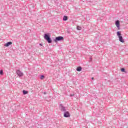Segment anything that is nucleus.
Wrapping results in <instances>:
<instances>
[{
  "label": "nucleus",
  "instance_id": "nucleus-1",
  "mask_svg": "<svg viewBox=\"0 0 128 128\" xmlns=\"http://www.w3.org/2000/svg\"><path fill=\"white\" fill-rule=\"evenodd\" d=\"M44 38L46 40L48 44H52V42L50 36V34H44Z\"/></svg>",
  "mask_w": 128,
  "mask_h": 128
},
{
  "label": "nucleus",
  "instance_id": "nucleus-2",
  "mask_svg": "<svg viewBox=\"0 0 128 128\" xmlns=\"http://www.w3.org/2000/svg\"><path fill=\"white\" fill-rule=\"evenodd\" d=\"M117 36L119 38V40L120 42H124V38H122V34L120 33V32H117Z\"/></svg>",
  "mask_w": 128,
  "mask_h": 128
},
{
  "label": "nucleus",
  "instance_id": "nucleus-3",
  "mask_svg": "<svg viewBox=\"0 0 128 128\" xmlns=\"http://www.w3.org/2000/svg\"><path fill=\"white\" fill-rule=\"evenodd\" d=\"M61 40H64V37L62 36H57L54 40V42H61Z\"/></svg>",
  "mask_w": 128,
  "mask_h": 128
},
{
  "label": "nucleus",
  "instance_id": "nucleus-4",
  "mask_svg": "<svg viewBox=\"0 0 128 128\" xmlns=\"http://www.w3.org/2000/svg\"><path fill=\"white\" fill-rule=\"evenodd\" d=\"M16 73L20 78L24 76V73H22V72L20 70H17L16 71Z\"/></svg>",
  "mask_w": 128,
  "mask_h": 128
},
{
  "label": "nucleus",
  "instance_id": "nucleus-5",
  "mask_svg": "<svg viewBox=\"0 0 128 128\" xmlns=\"http://www.w3.org/2000/svg\"><path fill=\"white\" fill-rule=\"evenodd\" d=\"M64 118H70V112L68 111L64 112Z\"/></svg>",
  "mask_w": 128,
  "mask_h": 128
},
{
  "label": "nucleus",
  "instance_id": "nucleus-6",
  "mask_svg": "<svg viewBox=\"0 0 128 128\" xmlns=\"http://www.w3.org/2000/svg\"><path fill=\"white\" fill-rule=\"evenodd\" d=\"M60 106L61 112H66V107H64V106H62V104H60Z\"/></svg>",
  "mask_w": 128,
  "mask_h": 128
},
{
  "label": "nucleus",
  "instance_id": "nucleus-7",
  "mask_svg": "<svg viewBox=\"0 0 128 128\" xmlns=\"http://www.w3.org/2000/svg\"><path fill=\"white\" fill-rule=\"evenodd\" d=\"M116 26L118 28V30H120V20H116L115 22Z\"/></svg>",
  "mask_w": 128,
  "mask_h": 128
},
{
  "label": "nucleus",
  "instance_id": "nucleus-8",
  "mask_svg": "<svg viewBox=\"0 0 128 128\" xmlns=\"http://www.w3.org/2000/svg\"><path fill=\"white\" fill-rule=\"evenodd\" d=\"M12 44V42H8L7 43L5 44H4V46H6V47L10 46Z\"/></svg>",
  "mask_w": 128,
  "mask_h": 128
},
{
  "label": "nucleus",
  "instance_id": "nucleus-9",
  "mask_svg": "<svg viewBox=\"0 0 128 128\" xmlns=\"http://www.w3.org/2000/svg\"><path fill=\"white\" fill-rule=\"evenodd\" d=\"M82 68L81 66H78L76 68L77 72H82Z\"/></svg>",
  "mask_w": 128,
  "mask_h": 128
},
{
  "label": "nucleus",
  "instance_id": "nucleus-10",
  "mask_svg": "<svg viewBox=\"0 0 128 128\" xmlns=\"http://www.w3.org/2000/svg\"><path fill=\"white\" fill-rule=\"evenodd\" d=\"M63 20L64 22H66V20H68V16H64Z\"/></svg>",
  "mask_w": 128,
  "mask_h": 128
},
{
  "label": "nucleus",
  "instance_id": "nucleus-11",
  "mask_svg": "<svg viewBox=\"0 0 128 128\" xmlns=\"http://www.w3.org/2000/svg\"><path fill=\"white\" fill-rule=\"evenodd\" d=\"M28 92L26 90H23L22 91V94H28Z\"/></svg>",
  "mask_w": 128,
  "mask_h": 128
},
{
  "label": "nucleus",
  "instance_id": "nucleus-12",
  "mask_svg": "<svg viewBox=\"0 0 128 128\" xmlns=\"http://www.w3.org/2000/svg\"><path fill=\"white\" fill-rule=\"evenodd\" d=\"M121 72H126V69L124 68H122Z\"/></svg>",
  "mask_w": 128,
  "mask_h": 128
},
{
  "label": "nucleus",
  "instance_id": "nucleus-13",
  "mask_svg": "<svg viewBox=\"0 0 128 128\" xmlns=\"http://www.w3.org/2000/svg\"><path fill=\"white\" fill-rule=\"evenodd\" d=\"M77 30H82V27L80 26H78L76 28Z\"/></svg>",
  "mask_w": 128,
  "mask_h": 128
},
{
  "label": "nucleus",
  "instance_id": "nucleus-14",
  "mask_svg": "<svg viewBox=\"0 0 128 128\" xmlns=\"http://www.w3.org/2000/svg\"><path fill=\"white\" fill-rule=\"evenodd\" d=\"M40 78V80H44V76L41 75Z\"/></svg>",
  "mask_w": 128,
  "mask_h": 128
},
{
  "label": "nucleus",
  "instance_id": "nucleus-15",
  "mask_svg": "<svg viewBox=\"0 0 128 128\" xmlns=\"http://www.w3.org/2000/svg\"><path fill=\"white\" fill-rule=\"evenodd\" d=\"M0 74H4V71L2 70H0Z\"/></svg>",
  "mask_w": 128,
  "mask_h": 128
},
{
  "label": "nucleus",
  "instance_id": "nucleus-16",
  "mask_svg": "<svg viewBox=\"0 0 128 128\" xmlns=\"http://www.w3.org/2000/svg\"><path fill=\"white\" fill-rule=\"evenodd\" d=\"M74 96V94H70V96L72 97V96Z\"/></svg>",
  "mask_w": 128,
  "mask_h": 128
},
{
  "label": "nucleus",
  "instance_id": "nucleus-17",
  "mask_svg": "<svg viewBox=\"0 0 128 128\" xmlns=\"http://www.w3.org/2000/svg\"><path fill=\"white\" fill-rule=\"evenodd\" d=\"M92 80H94V78H92Z\"/></svg>",
  "mask_w": 128,
  "mask_h": 128
},
{
  "label": "nucleus",
  "instance_id": "nucleus-18",
  "mask_svg": "<svg viewBox=\"0 0 128 128\" xmlns=\"http://www.w3.org/2000/svg\"><path fill=\"white\" fill-rule=\"evenodd\" d=\"M40 46H42V44H40Z\"/></svg>",
  "mask_w": 128,
  "mask_h": 128
},
{
  "label": "nucleus",
  "instance_id": "nucleus-19",
  "mask_svg": "<svg viewBox=\"0 0 128 128\" xmlns=\"http://www.w3.org/2000/svg\"><path fill=\"white\" fill-rule=\"evenodd\" d=\"M90 60H92V58H90Z\"/></svg>",
  "mask_w": 128,
  "mask_h": 128
}]
</instances>
